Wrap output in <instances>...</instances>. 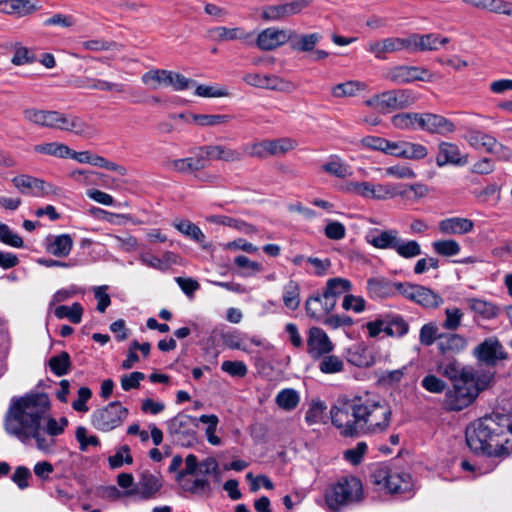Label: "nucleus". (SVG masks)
I'll use <instances>...</instances> for the list:
<instances>
[{
  "instance_id": "1",
  "label": "nucleus",
  "mask_w": 512,
  "mask_h": 512,
  "mask_svg": "<svg viewBox=\"0 0 512 512\" xmlns=\"http://www.w3.org/2000/svg\"><path fill=\"white\" fill-rule=\"evenodd\" d=\"M49 408L50 401L45 393L26 394L13 399L5 416L6 432L22 443L34 439L39 450L51 452L56 443L54 437L64 432L68 420L63 417L58 422L50 417L46 427L42 428V420Z\"/></svg>"
},
{
  "instance_id": "2",
  "label": "nucleus",
  "mask_w": 512,
  "mask_h": 512,
  "mask_svg": "<svg viewBox=\"0 0 512 512\" xmlns=\"http://www.w3.org/2000/svg\"><path fill=\"white\" fill-rule=\"evenodd\" d=\"M332 424L344 437L385 432L391 422L390 405L378 396L365 392L351 399L338 400L330 410Z\"/></svg>"
},
{
  "instance_id": "3",
  "label": "nucleus",
  "mask_w": 512,
  "mask_h": 512,
  "mask_svg": "<svg viewBox=\"0 0 512 512\" xmlns=\"http://www.w3.org/2000/svg\"><path fill=\"white\" fill-rule=\"evenodd\" d=\"M466 443L477 454L503 456L512 452V414L492 413L466 428Z\"/></svg>"
},
{
  "instance_id": "4",
  "label": "nucleus",
  "mask_w": 512,
  "mask_h": 512,
  "mask_svg": "<svg viewBox=\"0 0 512 512\" xmlns=\"http://www.w3.org/2000/svg\"><path fill=\"white\" fill-rule=\"evenodd\" d=\"M495 377V371L485 370L468 382L458 381L445 395V408L449 411H461L470 406L479 394L489 388Z\"/></svg>"
},
{
  "instance_id": "5",
  "label": "nucleus",
  "mask_w": 512,
  "mask_h": 512,
  "mask_svg": "<svg viewBox=\"0 0 512 512\" xmlns=\"http://www.w3.org/2000/svg\"><path fill=\"white\" fill-rule=\"evenodd\" d=\"M363 499V485L359 478L349 475L331 484L325 493V502L330 512L358 503Z\"/></svg>"
},
{
  "instance_id": "6",
  "label": "nucleus",
  "mask_w": 512,
  "mask_h": 512,
  "mask_svg": "<svg viewBox=\"0 0 512 512\" xmlns=\"http://www.w3.org/2000/svg\"><path fill=\"white\" fill-rule=\"evenodd\" d=\"M167 432L173 441L183 447H192L198 442L199 418L178 413L167 422Z\"/></svg>"
},
{
  "instance_id": "7",
  "label": "nucleus",
  "mask_w": 512,
  "mask_h": 512,
  "mask_svg": "<svg viewBox=\"0 0 512 512\" xmlns=\"http://www.w3.org/2000/svg\"><path fill=\"white\" fill-rule=\"evenodd\" d=\"M416 97L412 90L397 89L375 95L365 101V105L374 108L382 113H389L394 110L404 109L413 105Z\"/></svg>"
},
{
  "instance_id": "8",
  "label": "nucleus",
  "mask_w": 512,
  "mask_h": 512,
  "mask_svg": "<svg viewBox=\"0 0 512 512\" xmlns=\"http://www.w3.org/2000/svg\"><path fill=\"white\" fill-rule=\"evenodd\" d=\"M366 329L371 338L378 337L382 332L389 337L401 338L409 332V323L400 314L386 313L367 322Z\"/></svg>"
},
{
  "instance_id": "9",
  "label": "nucleus",
  "mask_w": 512,
  "mask_h": 512,
  "mask_svg": "<svg viewBox=\"0 0 512 512\" xmlns=\"http://www.w3.org/2000/svg\"><path fill=\"white\" fill-rule=\"evenodd\" d=\"M128 414L126 407H123L119 401H113L95 410L91 415V422L96 429L108 432L120 426Z\"/></svg>"
},
{
  "instance_id": "10",
  "label": "nucleus",
  "mask_w": 512,
  "mask_h": 512,
  "mask_svg": "<svg viewBox=\"0 0 512 512\" xmlns=\"http://www.w3.org/2000/svg\"><path fill=\"white\" fill-rule=\"evenodd\" d=\"M373 483L383 485L391 494H402L411 489V476L408 473L379 467L371 475Z\"/></svg>"
},
{
  "instance_id": "11",
  "label": "nucleus",
  "mask_w": 512,
  "mask_h": 512,
  "mask_svg": "<svg viewBox=\"0 0 512 512\" xmlns=\"http://www.w3.org/2000/svg\"><path fill=\"white\" fill-rule=\"evenodd\" d=\"M478 363L484 364L485 370H491L501 360H506L508 354L499 339L495 336L485 338L472 352Z\"/></svg>"
},
{
  "instance_id": "12",
  "label": "nucleus",
  "mask_w": 512,
  "mask_h": 512,
  "mask_svg": "<svg viewBox=\"0 0 512 512\" xmlns=\"http://www.w3.org/2000/svg\"><path fill=\"white\" fill-rule=\"evenodd\" d=\"M296 142L290 138L264 140L252 144H245L246 155L250 157L266 158L270 155H281L294 149Z\"/></svg>"
},
{
  "instance_id": "13",
  "label": "nucleus",
  "mask_w": 512,
  "mask_h": 512,
  "mask_svg": "<svg viewBox=\"0 0 512 512\" xmlns=\"http://www.w3.org/2000/svg\"><path fill=\"white\" fill-rule=\"evenodd\" d=\"M401 296L424 308H437L444 302L443 298L430 288L410 282L403 283Z\"/></svg>"
},
{
  "instance_id": "14",
  "label": "nucleus",
  "mask_w": 512,
  "mask_h": 512,
  "mask_svg": "<svg viewBox=\"0 0 512 512\" xmlns=\"http://www.w3.org/2000/svg\"><path fill=\"white\" fill-rule=\"evenodd\" d=\"M12 183L17 190L23 194L32 197H48L57 194V189L46 181L30 176L18 175L12 178Z\"/></svg>"
},
{
  "instance_id": "15",
  "label": "nucleus",
  "mask_w": 512,
  "mask_h": 512,
  "mask_svg": "<svg viewBox=\"0 0 512 512\" xmlns=\"http://www.w3.org/2000/svg\"><path fill=\"white\" fill-rule=\"evenodd\" d=\"M162 487V477L160 475L153 474L148 470H145L140 473L138 481L126 494L138 495L142 500H149L156 498Z\"/></svg>"
},
{
  "instance_id": "16",
  "label": "nucleus",
  "mask_w": 512,
  "mask_h": 512,
  "mask_svg": "<svg viewBox=\"0 0 512 512\" xmlns=\"http://www.w3.org/2000/svg\"><path fill=\"white\" fill-rule=\"evenodd\" d=\"M403 283L385 277H372L367 280L366 289L372 299H387L401 295Z\"/></svg>"
},
{
  "instance_id": "17",
  "label": "nucleus",
  "mask_w": 512,
  "mask_h": 512,
  "mask_svg": "<svg viewBox=\"0 0 512 512\" xmlns=\"http://www.w3.org/2000/svg\"><path fill=\"white\" fill-rule=\"evenodd\" d=\"M335 345L327 333L319 327L313 326L308 331L307 353L312 359L317 360L325 354L333 352Z\"/></svg>"
},
{
  "instance_id": "18",
  "label": "nucleus",
  "mask_w": 512,
  "mask_h": 512,
  "mask_svg": "<svg viewBox=\"0 0 512 512\" xmlns=\"http://www.w3.org/2000/svg\"><path fill=\"white\" fill-rule=\"evenodd\" d=\"M191 153L192 156L190 157L171 161V168L181 174H196L209 167L208 159L204 152V146L193 148Z\"/></svg>"
},
{
  "instance_id": "19",
  "label": "nucleus",
  "mask_w": 512,
  "mask_h": 512,
  "mask_svg": "<svg viewBox=\"0 0 512 512\" xmlns=\"http://www.w3.org/2000/svg\"><path fill=\"white\" fill-rule=\"evenodd\" d=\"M73 85L79 89L99 90L103 92H116L119 94L134 95L133 89L123 83L110 82L89 76H79L74 79Z\"/></svg>"
},
{
  "instance_id": "20",
  "label": "nucleus",
  "mask_w": 512,
  "mask_h": 512,
  "mask_svg": "<svg viewBox=\"0 0 512 512\" xmlns=\"http://www.w3.org/2000/svg\"><path fill=\"white\" fill-rule=\"evenodd\" d=\"M412 52L411 35L405 38L389 37L381 41L369 44L368 51L373 53L377 59H385L386 54L399 51Z\"/></svg>"
},
{
  "instance_id": "21",
  "label": "nucleus",
  "mask_w": 512,
  "mask_h": 512,
  "mask_svg": "<svg viewBox=\"0 0 512 512\" xmlns=\"http://www.w3.org/2000/svg\"><path fill=\"white\" fill-rule=\"evenodd\" d=\"M437 371L455 384L458 381H472L474 379V375L485 371V369H477L472 366H461V364L454 359L447 363H439L437 365Z\"/></svg>"
},
{
  "instance_id": "22",
  "label": "nucleus",
  "mask_w": 512,
  "mask_h": 512,
  "mask_svg": "<svg viewBox=\"0 0 512 512\" xmlns=\"http://www.w3.org/2000/svg\"><path fill=\"white\" fill-rule=\"evenodd\" d=\"M430 73L426 68L418 66H397L390 69L386 74V79L394 84H407L414 81H426Z\"/></svg>"
},
{
  "instance_id": "23",
  "label": "nucleus",
  "mask_w": 512,
  "mask_h": 512,
  "mask_svg": "<svg viewBox=\"0 0 512 512\" xmlns=\"http://www.w3.org/2000/svg\"><path fill=\"white\" fill-rule=\"evenodd\" d=\"M203 146L209 164L211 161H224L228 163L240 162L246 155L245 144L239 148H233L222 144H210Z\"/></svg>"
},
{
  "instance_id": "24",
  "label": "nucleus",
  "mask_w": 512,
  "mask_h": 512,
  "mask_svg": "<svg viewBox=\"0 0 512 512\" xmlns=\"http://www.w3.org/2000/svg\"><path fill=\"white\" fill-rule=\"evenodd\" d=\"M419 128L431 134L447 135L456 129L455 124L444 116L422 113L419 116Z\"/></svg>"
},
{
  "instance_id": "25",
  "label": "nucleus",
  "mask_w": 512,
  "mask_h": 512,
  "mask_svg": "<svg viewBox=\"0 0 512 512\" xmlns=\"http://www.w3.org/2000/svg\"><path fill=\"white\" fill-rule=\"evenodd\" d=\"M290 38V30L270 27L258 34L256 45L260 50L271 51L287 43Z\"/></svg>"
},
{
  "instance_id": "26",
  "label": "nucleus",
  "mask_w": 512,
  "mask_h": 512,
  "mask_svg": "<svg viewBox=\"0 0 512 512\" xmlns=\"http://www.w3.org/2000/svg\"><path fill=\"white\" fill-rule=\"evenodd\" d=\"M467 338L457 333H440L437 349L441 355L459 354L467 347Z\"/></svg>"
},
{
  "instance_id": "27",
  "label": "nucleus",
  "mask_w": 512,
  "mask_h": 512,
  "mask_svg": "<svg viewBox=\"0 0 512 512\" xmlns=\"http://www.w3.org/2000/svg\"><path fill=\"white\" fill-rule=\"evenodd\" d=\"M41 6L32 0H0V12L16 17H25L39 10Z\"/></svg>"
},
{
  "instance_id": "28",
  "label": "nucleus",
  "mask_w": 512,
  "mask_h": 512,
  "mask_svg": "<svg viewBox=\"0 0 512 512\" xmlns=\"http://www.w3.org/2000/svg\"><path fill=\"white\" fill-rule=\"evenodd\" d=\"M467 162L466 157L463 158L459 147L450 142L442 141L438 145V153L436 156V164L439 167L445 165H464Z\"/></svg>"
},
{
  "instance_id": "29",
  "label": "nucleus",
  "mask_w": 512,
  "mask_h": 512,
  "mask_svg": "<svg viewBox=\"0 0 512 512\" xmlns=\"http://www.w3.org/2000/svg\"><path fill=\"white\" fill-rule=\"evenodd\" d=\"M449 38L442 37L436 33L429 34H411L412 52L415 51H433L449 43Z\"/></svg>"
},
{
  "instance_id": "30",
  "label": "nucleus",
  "mask_w": 512,
  "mask_h": 512,
  "mask_svg": "<svg viewBox=\"0 0 512 512\" xmlns=\"http://www.w3.org/2000/svg\"><path fill=\"white\" fill-rule=\"evenodd\" d=\"M399 238V232L396 229L379 230L372 229L366 236L367 242L377 249H394Z\"/></svg>"
},
{
  "instance_id": "31",
  "label": "nucleus",
  "mask_w": 512,
  "mask_h": 512,
  "mask_svg": "<svg viewBox=\"0 0 512 512\" xmlns=\"http://www.w3.org/2000/svg\"><path fill=\"white\" fill-rule=\"evenodd\" d=\"M352 290V283L349 279L342 277H334L327 280L323 289L325 298L328 299L326 304L336 306L337 299L341 295Z\"/></svg>"
},
{
  "instance_id": "32",
  "label": "nucleus",
  "mask_w": 512,
  "mask_h": 512,
  "mask_svg": "<svg viewBox=\"0 0 512 512\" xmlns=\"http://www.w3.org/2000/svg\"><path fill=\"white\" fill-rule=\"evenodd\" d=\"M438 228L445 235H462L470 233L474 228V223L468 218L451 217L441 220Z\"/></svg>"
},
{
  "instance_id": "33",
  "label": "nucleus",
  "mask_w": 512,
  "mask_h": 512,
  "mask_svg": "<svg viewBox=\"0 0 512 512\" xmlns=\"http://www.w3.org/2000/svg\"><path fill=\"white\" fill-rule=\"evenodd\" d=\"M207 36L210 40L215 42L233 41V40H247L252 36L241 27L228 28L225 26H218L210 28L207 31Z\"/></svg>"
},
{
  "instance_id": "34",
  "label": "nucleus",
  "mask_w": 512,
  "mask_h": 512,
  "mask_svg": "<svg viewBox=\"0 0 512 512\" xmlns=\"http://www.w3.org/2000/svg\"><path fill=\"white\" fill-rule=\"evenodd\" d=\"M328 299L325 298L324 292L310 296L305 303L306 313L310 318L321 320L327 316L333 309V305L326 304Z\"/></svg>"
},
{
  "instance_id": "35",
  "label": "nucleus",
  "mask_w": 512,
  "mask_h": 512,
  "mask_svg": "<svg viewBox=\"0 0 512 512\" xmlns=\"http://www.w3.org/2000/svg\"><path fill=\"white\" fill-rule=\"evenodd\" d=\"M466 140L475 149L487 153H498V141L491 135L479 130H470L466 134Z\"/></svg>"
},
{
  "instance_id": "36",
  "label": "nucleus",
  "mask_w": 512,
  "mask_h": 512,
  "mask_svg": "<svg viewBox=\"0 0 512 512\" xmlns=\"http://www.w3.org/2000/svg\"><path fill=\"white\" fill-rule=\"evenodd\" d=\"M291 38L288 43L290 48L298 52H312L316 45L322 40L320 33L299 35L295 31L290 30Z\"/></svg>"
},
{
  "instance_id": "37",
  "label": "nucleus",
  "mask_w": 512,
  "mask_h": 512,
  "mask_svg": "<svg viewBox=\"0 0 512 512\" xmlns=\"http://www.w3.org/2000/svg\"><path fill=\"white\" fill-rule=\"evenodd\" d=\"M73 247V240L69 234H61L56 237H48L46 250L56 257H66Z\"/></svg>"
},
{
  "instance_id": "38",
  "label": "nucleus",
  "mask_w": 512,
  "mask_h": 512,
  "mask_svg": "<svg viewBox=\"0 0 512 512\" xmlns=\"http://www.w3.org/2000/svg\"><path fill=\"white\" fill-rule=\"evenodd\" d=\"M24 118L40 127L52 128L54 127L55 117L57 111L41 110L35 108H27L23 111Z\"/></svg>"
},
{
  "instance_id": "39",
  "label": "nucleus",
  "mask_w": 512,
  "mask_h": 512,
  "mask_svg": "<svg viewBox=\"0 0 512 512\" xmlns=\"http://www.w3.org/2000/svg\"><path fill=\"white\" fill-rule=\"evenodd\" d=\"M465 302L472 312L483 319H493L499 314V308L492 302L480 298H467Z\"/></svg>"
},
{
  "instance_id": "40",
  "label": "nucleus",
  "mask_w": 512,
  "mask_h": 512,
  "mask_svg": "<svg viewBox=\"0 0 512 512\" xmlns=\"http://www.w3.org/2000/svg\"><path fill=\"white\" fill-rule=\"evenodd\" d=\"M142 82L150 89L156 90L160 86H169L171 83V71L165 69H152L144 73L141 77Z\"/></svg>"
},
{
  "instance_id": "41",
  "label": "nucleus",
  "mask_w": 512,
  "mask_h": 512,
  "mask_svg": "<svg viewBox=\"0 0 512 512\" xmlns=\"http://www.w3.org/2000/svg\"><path fill=\"white\" fill-rule=\"evenodd\" d=\"M322 170L329 175L341 179L352 175L350 166L338 155H330L327 162L322 165Z\"/></svg>"
},
{
  "instance_id": "42",
  "label": "nucleus",
  "mask_w": 512,
  "mask_h": 512,
  "mask_svg": "<svg viewBox=\"0 0 512 512\" xmlns=\"http://www.w3.org/2000/svg\"><path fill=\"white\" fill-rule=\"evenodd\" d=\"M173 226L187 238L202 244L206 236L202 230L194 223L186 219H175Z\"/></svg>"
},
{
  "instance_id": "43",
  "label": "nucleus",
  "mask_w": 512,
  "mask_h": 512,
  "mask_svg": "<svg viewBox=\"0 0 512 512\" xmlns=\"http://www.w3.org/2000/svg\"><path fill=\"white\" fill-rule=\"evenodd\" d=\"M48 366L52 373L58 377L68 374L71 369L69 353L62 351L60 354L52 356L48 361Z\"/></svg>"
},
{
  "instance_id": "44",
  "label": "nucleus",
  "mask_w": 512,
  "mask_h": 512,
  "mask_svg": "<svg viewBox=\"0 0 512 512\" xmlns=\"http://www.w3.org/2000/svg\"><path fill=\"white\" fill-rule=\"evenodd\" d=\"M317 360H319L318 368L324 374H337L342 372L345 367L343 359L331 353L325 354Z\"/></svg>"
},
{
  "instance_id": "45",
  "label": "nucleus",
  "mask_w": 512,
  "mask_h": 512,
  "mask_svg": "<svg viewBox=\"0 0 512 512\" xmlns=\"http://www.w3.org/2000/svg\"><path fill=\"white\" fill-rule=\"evenodd\" d=\"M83 307L80 303L75 302L71 306L60 305L55 308L54 315L58 319L67 318L73 324H79L82 320Z\"/></svg>"
},
{
  "instance_id": "46",
  "label": "nucleus",
  "mask_w": 512,
  "mask_h": 512,
  "mask_svg": "<svg viewBox=\"0 0 512 512\" xmlns=\"http://www.w3.org/2000/svg\"><path fill=\"white\" fill-rule=\"evenodd\" d=\"M367 85L360 81H347L335 85L331 93L336 98L352 97L357 95L360 91L365 90Z\"/></svg>"
},
{
  "instance_id": "47",
  "label": "nucleus",
  "mask_w": 512,
  "mask_h": 512,
  "mask_svg": "<svg viewBox=\"0 0 512 512\" xmlns=\"http://www.w3.org/2000/svg\"><path fill=\"white\" fill-rule=\"evenodd\" d=\"M300 401L298 392L292 388H286L281 390L276 398V404L283 410L292 411L294 410Z\"/></svg>"
},
{
  "instance_id": "48",
  "label": "nucleus",
  "mask_w": 512,
  "mask_h": 512,
  "mask_svg": "<svg viewBox=\"0 0 512 512\" xmlns=\"http://www.w3.org/2000/svg\"><path fill=\"white\" fill-rule=\"evenodd\" d=\"M396 243L393 250L402 258L411 259L422 253L421 246L416 240H404L399 237Z\"/></svg>"
},
{
  "instance_id": "49",
  "label": "nucleus",
  "mask_w": 512,
  "mask_h": 512,
  "mask_svg": "<svg viewBox=\"0 0 512 512\" xmlns=\"http://www.w3.org/2000/svg\"><path fill=\"white\" fill-rule=\"evenodd\" d=\"M34 151L40 154L56 156L59 158H68L71 149L63 143L50 142L35 145Z\"/></svg>"
},
{
  "instance_id": "50",
  "label": "nucleus",
  "mask_w": 512,
  "mask_h": 512,
  "mask_svg": "<svg viewBox=\"0 0 512 512\" xmlns=\"http://www.w3.org/2000/svg\"><path fill=\"white\" fill-rule=\"evenodd\" d=\"M243 81L257 88L276 89L277 87V78L275 76L262 75L259 73H247L244 75Z\"/></svg>"
},
{
  "instance_id": "51",
  "label": "nucleus",
  "mask_w": 512,
  "mask_h": 512,
  "mask_svg": "<svg viewBox=\"0 0 512 512\" xmlns=\"http://www.w3.org/2000/svg\"><path fill=\"white\" fill-rule=\"evenodd\" d=\"M283 302H284V305L291 310H296L299 307L300 287L296 281L290 280L284 286Z\"/></svg>"
},
{
  "instance_id": "52",
  "label": "nucleus",
  "mask_w": 512,
  "mask_h": 512,
  "mask_svg": "<svg viewBox=\"0 0 512 512\" xmlns=\"http://www.w3.org/2000/svg\"><path fill=\"white\" fill-rule=\"evenodd\" d=\"M400 185L396 184H373V199L385 200L396 196L404 195V191L400 190Z\"/></svg>"
},
{
  "instance_id": "53",
  "label": "nucleus",
  "mask_w": 512,
  "mask_h": 512,
  "mask_svg": "<svg viewBox=\"0 0 512 512\" xmlns=\"http://www.w3.org/2000/svg\"><path fill=\"white\" fill-rule=\"evenodd\" d=\"M445 320L441 326L448 331H455L461 326L464 313L457 307H448L444 310Z\"/></svg>"
},
{
  "instance_id": "54",
  "label": "nucleus",
  "mask_w": 512,
  "mask_h": 512,
  "mask_svg": "<svg viewBox=\"0 0 512 512\" xmlns=\"http://www.w3.org/2000/svg\"><path fill=\"white\" fill-rule=\"evenodd\" d=\"M435 253L445 257H451L459 254L461 247L456 240H438L432 243Z\"/></svg>"
},
{
  "instance_id": "55",
  "label": "nucleus",
  "mask_w": 512,
  "mask_h": 512,
  "mask_svg": "<svg viewBox=\"0 0 512 512\" xmlns=\"http://www.w3.org/2000/svg\"><path fill=\"white\" fill-rule=\"evenodd\" d=\"M421 113H401L393 116L392 124L399 129L419 128V116Z\"/></svg>"
},
{
  "instance_id": "56",
  "label": "nucleus",
  "mask_w": 512,
  "mask_h": 512,
  "mask_svg": "<svg viewBox=\"0 0 512 512\" xmlns=\"http://www.w3.org/2000/svg\"><path fill=\"white\" fill-rule=\"evenodd\" d=\"M326 408L327 407L323 401L312 400L305 414L306 423L309 426L320 423L323 419Z\"/></svg>"
},
{
  "instance_id": "57",
  "label": "nucleus",
  "mask_w": 512,
  "mask_h": 512,
  "mask_svg": "<svg viewBox=\"0 0 512 512\" xmlns=\"http://www.w3.org/2000/svg\"><path fill=\"white\" fill-rule=\"evenodd\" d=\"M36 55L28 48L22 46L20 43L14 45V55L11 59L12 64L21 66L24 64L34 63Z\"/></svg>"
},
{
  "instance_id": "58",
  "label": "nucleus",
  "mask_w": 512,
  "mask_h": 512,
  "mask_svg": "<svg viewBox=\"0 0 512 512\" xmlns=\"http://www.w3.org/2000/svg\"><path fill=\"white\" fill-rule=\"evenodd\" d=\"M232 119V116L226 114H197L194 115V121L201 126H216L226 124Z\"/></svg>"
},
{
  "instance_id": "59",
  "label": "nucleus",
  "mask_w": 512,
  "mask_h": 512,
  "mask_svg": "<svg viewBox=\"0 0 512 512\" xmlns=\"http://www.w3.org/2000/svg\"><path fill=\"white\" fill-rule=\"evenodd\" d=\"M419 341L423 346H431L435 341L439 342L438 327L435 323L424 324L419 332Z\"/></svg>"
},
{
  "instance_id": "60",
  "label": "nucleus",
  "mask_w": 512,
  "mask_h": 512,
  "mask_svg": "<svg viewBox=\"0 0 512 512\" xmlns=\"http://www.w3.org/2000/svg\"><path fill=\"white\" fill-rule=\"evenodd\" d=\"M0 241L6 245L22 248L24 246L23 239L14 233L10 227L0 221Z\"/></svg>"
},
{
  "instance_id": "61",
  "label": "nucleus",
  "mask_w": 512,
  "mask_h": 512,
  "mask_svg": "<svg viewBox=\"0 0 512 512\" xmlns=\"http://www.w3.org/2000/svg\"><path fill=\"white\" fill-rule=\"evenodd\" d=\"M109 466L112 469H117L123 466L124 463L131 464L133 458L130 454L128 445H123L116 451V453L108 458Z\"/></svg>"
},
{
  "instance_id": "62",
  "label": "nucleus",
  "mask_w": 512,
  "mask_h": 512,
  "mask_svg": "<svg viewBox=\"0 0 512 512\" xmlns=\"http://www.w3.org/2000/svg\"><path fill=\"white\" fill-rule=\"evenodd\" d=\"M345 191L364 198L373 199V184L367 181L349 182L345 186Z\"/></svg>"
},
{
  "instance_id": "63",
  "label": "nucleus",
  "mask_w": 512,
  "mask_h": 512,
  "mask_svg": "<svg viewBox=\"0 0 512 512\" xmlns=\"http://www.w3.org/2000/svg\"><path fill=\"white\" fill-rule=\"evenodd\" d=\"M427 154L428 150L424 145L407 141L404 142L402 154L404 159L420 160L425 158Z\"/></svg>"
},
{
  "instance_id": "64",
  "label": "nucleus",
  "mask_w": 512,
  "mask_h": 512,
  "mask_svg": "<svg viewBox=\"0 0 512 512\" xmlns=\"http://www.w3.org/2000/svg\"><path fill=\"white\" fill-rule=\"evenodd\" d=\"M221 370L232 377L243 378L248 373L247 365L243 361H224L221 364Z\"/></svg>"
}]
</instances>
